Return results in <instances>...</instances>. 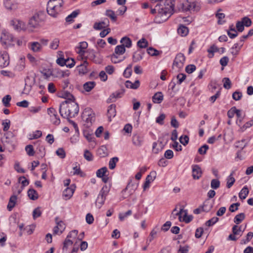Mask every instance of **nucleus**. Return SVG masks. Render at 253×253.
Wrapping results in <instances>:
<instances>
[{
    "instance_id": "nucleus-7",
    "label": "nucleus",
    "mask_w": 253,
    "mask_h": 253,
    "mask_svg": "<svg viewBox=\"0 0 253 253\" xmlns=\"http://www.w3.org/2000/svg\"><path fill=\"white\" fill-rule=\"evenodd\" d=\"M138 183H134L130 180L127 184L126 187L122 191L123 199L126 198L128 196L131 195L137 189Z\"/></svg>"
},
{
    "instance_id": "nucleus-25",
    "label": "nucleus",
    "mask_w": 253,
    "mask_h": 253,
    "mask_svg": "<svg viewBox=\"0 0 253 253\" xmlns=\"http://www.w3.org/2000/svg\"><path fill=\"white\" fill-rule=\"evenodd\" d=\"M17 199V196L15 195H13L10 197L7 206V208L9 211H11L12 209L15 207Z\"/></svg>"
},
{
    "instance_id": "nucleus-10",
    "label": "nucleus",
    "mask_w": 253,
    "mask_h": 253,
    "mask_svg": "<svg viewBox=\"0 0 253 253\" xmlns=\"http://www.w3.org/2000/svg\"><path fill=\"white\" fill-rule=\"evenodd\" d=\"M185 60V58L183 54L179 53L176 55L173 63V66H176L179 69L182 68Z\"/></svg>"
},
{
    "instance_id": "nucleus-51",
    "label": "nucleus",
    "mask_w": 253,
    "mask_h": 253,
    "mask_svg": "<svg viewBox=\"0 0 253 253\" xmlns=\"http://www.w3.org/2000/svg\"><path fill=\"white\" fill-rule=\"evenodd\" d=\"M59 40L57 38L54 39L50 44V48L52 49H56L59 46Z\"/></svg>"
},
{
    "instance_id": "nucleus-30",
    "label": "nucleus",
    "mask_w": 253,
    "mask_h": 253,
    "mask_svg": "<svg viewBox=\"0 0 253 253\" xmlns=\"http://www.w3.org/2000/svg\"><path fill=\"white\" fill-rule=\"evenodd\" d=\"M60 97L66 99V100H75L74 96L67 90L63 91Z\"/></svg>"
},
{
    "instance_id": "nucleus-45",
    "label": "nucleus",
    "mask_w": 253,
    "mask_h": 253,
    "mask_svg": "<svg viewBox=\"0 0 253 253\" xmlns=\"http://www.w3.org/2000/svg\"><path fill=\"white\" fill-rule=\"evenodd\" d=\"M110 191V188L107 185H104L100 190L99 195L102 196L106 198L109 192Z\"/></svg>"
},
{
    "instance_id": "nucleus-48",
    "label": "nucleus",
    "mask_w": 253,
    "mask_h": 253,
    "mask_svg": "<svg viewBox=\"0 0 253 253\" xmlns=\"http://www.w3.org/2000/svg\"><path fill=\"white\" fill-rule=\"evenodd\" d=\"M55 222L56 225L59 227L60 233H62L65 229V224L64 223L63 221L59 220L58 217H56Z\"/></svg>"
},
{
    "instance_id": "nucleus-11",
    "label": "nucleus",
    "mask_w": 253,
    "mask_h": 253,
    "mask_svg": "<svg viewBox=\"0 0 253 253\" xmlns=\"http://www.w3.org/2000/svg\"><path fill=\"white\" fill-rule=\"evenodd\" d=\"M9 64V56L7 53L0 54V67L3 68Z\"/></svg>"
},
{
    "instance_id": "nucleus-62",
    "label": "nucleus",
    "mask_w": 253,
    "mask_h": 253,
    "mask_svg": "<svg viewBox=\"0 0 253 253\" xmlns=\"http://www.w3.org/2000/svg\"><path fill=\"white\" fill-rule=\"evenodd\" d=\"M56 154L61 159L64 158L66 156L65 152L62 148L58 149L56 151Z\"/></svg>"
},
{
    "instance_id": "nucleus-1",
    "label": "nucleus",
    "mask_w": 253,
    "mask_h": 253,
    "mask_svg": "<svg viewBox=\"0 0 253 253\" xmlns=\"http://www.w3.org/2000/svg\"><path fill=\"white\" fill-rule=\"evenodd\" d=\"M173 0H162L158 3L159 14L156 15L154 19L156 23L160 24L167 21L173 13L174 7Z\"/></svg>"
},
{
    "instance_id": "nucleus-26",
    "label": "nucleus",
    "mask_w": 253,
    "mask_h": 253,
    "mask_svg": "<svg viewBox=\"0 0 253 253\" xmlns=\"http://www.w3.org/2000/svg\"><path fill=\"white\" fill-rule=\"evenodd\" d=\"M88 63L86 61H84L83 64L78 66L77 68L80 74H85L87 72V66Z\"/></svg>"
},
{
    "instance_id": "nucleus-41",
    "label": "nucleus",
    "mask_w": 253,
    "mask_h": 253,
    "mask_svg": "<svg viewBox=\"0 0 253 253\" xmlns=\"http://www.w3.org/2000/svg\"><path fill=\"white\" fill-rule=\"evenodd\" d=\"M31 49L34 52H38L41 50L42 48V46L41 44L38 42H33L31 43Z\"/></svg>"
},
{
    "instance_id": "nucleus-5",
    "label": "nucleus",
    "mask_w": 253,
    "mask_h": 253,
    "mask_svg": "<svg viewBox=\"0 0 253 253\" xmlns=\"http://www.w3.org/2000/svg\"><path fill=\"white\" fill-rule=\"evenodd\" d=\"M82 118L83 121L85 123L84 125L86 126V127H89L94 121L95 114L90 108H87L84 110L82 115Z\"/></svg>"
},
{
    "instance_id": "nucleus-49",
    "label": "nucleus",
    "mask_w": 253,
    "mask_h": 253,
    "mask_svg": "<svg viewBox=\"0 0 253 253\" xmlns=\"http://www.w3.org/2000/svg\"><path fill=\"white\" fill-rule=\"evenodd\" d=\"M108 171L107 168L105 167H103L99 169H98L96 171V176L98 177H103L105 175L106 172Z\"/></svg>"
},
{
    "instance_id": "nucleus-29",
    "label": "nucleus",
    "mask_w": 253,
    "mask_h": 253,
    "mask_svg": "<svg viewBox=\"0 0 253 253\" xmlns=\"http://www.w3.org/2000/svg\"><path fill=\"white\" fill-rule=\"evenodd\" d=\"M25 87L24 90L26 89V87H27L29 89H31L32 86L34 84L35 82V78L32 77L27 76L25 80Z\"/></svg>"
},
{
    "instance_id": "nucleus-17",
    "label": "nucleus",
    "mask_w": 253,
    "mask_h": 253,
    "mask_svg": "<svg viewBox=\"0 0 253 253\" xmlns=\"http://www.w3.org/2000/svg\"><path fill=\"white\" fill-rule=\"evenodd\" d=\"M106 21H103L100 22H95L93 25V28L96 30H100L109 25V21L106 19Z\"/></svg>"
},
{
    "instance_id": "nucleus-9",
    "label": "nucleus",
    "mask_w": 253,
    "mask_h": 253,
    "mask_svg": "<svg viewBox=\"0 0 253 253\" xmlns=\"http://www.w3.org/2000/svg\"><path fill=\"white\" fill-rule=\"evenodd\" d=\"M47 114L50 116L51 121L54 125H58L60 123V119L55 109L52 107L48 108Z\"/></svg>"
},
{
    "instance_id": "nucleus-44",
    "label": "nucleus",
    "mask_w": 253,
    "mask_h": 253,
    "mask_svg": "<svg viewBox=\"0 0 253 253\" xmlns=\"http://www.w3.org/2000/svg\"><path fill=\"white\" fill-rule=\"evenodd\" d=\"M119 159L118 157H113L111 159L109 163V167L111 169H113L115 168L116 163L118 162Z\"/></svg>"
},
{
    "instance_id": "nucleus-32",
    "label": "nucleus",
    "mask_w": 253,
    "mask_h": 253,
    "mask_svg": "<svg viewBox=\"0 0 253 253\" xmlns=\"http://www.w3.org/2000/svg\"><path fill=\"white\" fill-rule=\"evenodd\" d=\"M123 94V92L117 91L113 93L108 99L110 102H113L115 101L116 98H121Z\"/></svg>"
},
{
    "instance_id": "nucleus-47",
    "label": "nucleus",
    "mask_w": 253,
    "mask_h": 253,
    "mask_svg": "<svg viewBox=\"0 0 253 253\" xmlns=\"http://www.w3.org/2000/svg\"><path fill=\"white\" fill-rule=\"evenodd\" d=\"M11 99V96L10 95H5L2 99V102L3 105L6 107L10 106V104L9 102Z\"/></svg>"
},
{
    "instance_id": "nucleus-38",
    "label": "nucleus",
    "mask_w": 253,
    "mask_h": 253,
    "mask_svg": "<svg viewBox=\"0 0 253 253\" xmlns=\"http://www.w3.org/2000/svg\"><path fill=\"white\" fill-rule=\"evenodd\" d=\"M222 82L223 83V86L225 89H229L231 88L232 84L229 78H224L222 79Z\"/></svg>"
},
{
    "instance_id": "nucleus-59",
    "label": "nucleus",
    "mask_w": 253,
    "mask_h": 253,
    "mask_svg": "<svg viewBox=\"0 0 253 253\" xmlns=\"http://www.w3.org/2000/svg\"><path fill=\"white\" fill-rule=\"evenodd\" d=\"M84 157L88 161H91L93 160L92 154L87 150H85L84 152Z\"/></svg>"
},
{
    "instance_id": "nucleus-31",
    "label": "nucleus",
    "mask_w": 253,
    "mask_h": 253,
    "mask_svg": "<svg viewBox=\"0 0 253 253\" xmlns=\"http://www.w3.org/2000/svg\"><path fill=\"white\" fill-rule=\"evenodd\" d=\"M95 84V82H88L84 84L83 87L86 91L89 92L94 87Z\"/></svg>"
},
{
    "instance_id": "nucleus-35",
    "label": "nucleus",
    "mask_w": 253,
    "mask_h": 253,
    "mask_svg": "<svg viewBox=\"0 0 253 253\" xmlns=\"http://www.w3.org/2000/svg\"><path fill=\"white\" fill-rule=\"evenodd\" d=\"M126 51V48H124V45H119L116 46L114 53L115 55L117 54L120 56L124 54Z\"/></svg>"
},
{
    "instance_id": "nucleus-58",
    "label": "nucleus",
    "mask_w": 253,
    "mask_h": 253,
    "mask_svg": "<svg viewBox=\"0 0 253 253\" xmlns=\"http://www.w3.org/2000/svg\"><path fill=\"white\" fill-rule=\"evenodd\" d=\"M10 121L9 120L6 119L3 121L2 125L3 126V130L6 131L10 127Z\"/></svg>"
},
{
    "instance_id": "nucleus-56",
    "label": "nucleus",
    "mask_w": 253,
    "mask_h": 253,
    "mask_svg": "<svg viewBox=\"0 0 253 253\" xmlns=\"http://www.w3.org/2000/svg\"><path fill=\"white\" fill-rule=\"evenodd\" d=\"M42 212L40 210V207H38L36 208L33 212V218L35 219L36 218L40 217L41 215Z\"/></svg>"
},
{
    "instance_id": "nucleus-6",
    "label": "nucleus",
    "mask_w": 253,
    "mask_h": 253,
    "mask_svg": "<svg viewBox=\"0 0 253 253\" xmlns=\"http://www.w3.org/2000/svg\"><path fill=\"white\" fill-rule=\"evenodd\" d=\"M180 8L182 11H198L200 8L195 1H190L189 0H184L180 4Z\"/></svg>"
},
{
    "instance_id": "nucleus-60",
    "label": "nucleus",
    "mask_w": 253,
    "mask_h": 253,
    "mask_svg": "<svg viewBox=\"0 0 253 253\" xmlns=\"http://www.w3.org/2000/svg\"><path fill=\"white\" fill-rule=\"evenodd\" d=\"M119 55H118L117 54L115 55V53H114L112 55H111V61L115 64L122 61L123 59H119Z\"/></svg>"
},
{
    "instance_id": "nucleus-50",
    "label": "nucleus",
    "mask_w": 253,
    "mask_h": 253,
    "mask_svg": "<svg viewBox=\"0 0 253 253\" xmlns=\"http://www.w3.org/2000/svg\"><path fill=\"white\" fill-rule=\"evenodd\" d=\"M105 200V197L98 195L96 200V205L98 206L99 208H100L104 204Z\"/></svg>"
},
{
    "instance_id": "nucleus-33",
    "label": "nucleus",
    "mask_w": 253,
    "mask_h": 253,
    "mask_svg": "<svg viewBox=\"0 0 253 253\" xmlns=\"http://www.w3.org/2000/svg\"><path fill=\"white\" fill-rule=\"evenodd\" d=\"M28 195L29 198L32 200H36L38 198L37 192L33 189H30L28 191Z\"/></svg>"
},
{
    "instance_id": "nucleus-12",
    "label": "nucleus",
    "mask_w": 253,
    "mask_h": 253,
    "mask_svg": "<svg viewBox=\"0 0 253 253\" xmlns=\"http://www.w3.org/2000/svg\"><path fill=\"white\" fill-rule=\"evenodd\" d=\"M156 172L152 171L150 174L148 175L146 178L145 182L143 185V189L145 190L146 188H148L150 186V183L154 181V180L156 178Z\"/></svg>"
},
{
    "instance_id": "nucleus-64",
    "label": "nucleus",
    "mask_w": 253,
    "mask_h": 253,
    "mask_svg": "<svg viewBox=\"0 0 253 253\" xmlns=\"http://www.w3.org/2000/svg\"><path fill=\"white\" fill-rule=\"evenodd\" d=\"M209 149V146L207 144H205L198 149V152L201 155H205L206 154L207 150Z\"/></svg>"
},
{
    "instance_id": "nucleus-39",
    "label": "nucleus",
    "mask_w": 253,
    "mask_h": 253,
    "mask_svg": "<svg viewBox=\"0 0 253 253\" xmlns=\"http://www.w3.org/2000/svg\"><path fill=\"white\" fill-rule=\"evenodd\" d=\"M236 115L237 117V124H238L239 126L241 124L245 116V114H243L241 111L240 110L237 109Z\"/></svg>"
},
{
    "instance_id": "nucleus-43",
    "label": "nucleus",
    "mask_w": 253,
    "mask_h": 253,
    "mask_svg": "<svg viewBox=\"0 0 253 253\" xmlns=\"http://www.w3.org/2000/svg\"><path fill=\"white\" fill-rule=\"evenodd\" d=\"M147 53L151 56H158L162 52V51H159L152 47H150L147 48Z\"/></svg>"
},
{
    "instance_id": "nucleus-13",
    "label": "nucleus",
    "mask_w": 253,
    "mask_h": 253,
    "mask_svg": "<svg viewBox=\"0 0 253 253\" xmlns=\"http://www.w3.org/2000/svg\"><path fill=\"white\" fill-rule=\"evenodd\" d=\"M41 20L39 15H34L29 20V25L32 28H37L39 26Z\"/></svg>"
},
{
    "instance_id": "nucleus-22",
    "label": "nucleus",
    "mask_w": 253,
    "mask_h": 253,
    "mask_svg": "<svg viewBox=\"0 0 253 253\" xmlns=\"http://www.w3.org/2000/svg\"><path fill=\"white\" fill-rule=\"evenodd\" d=\"M164 96L161 92H157L152 97V100L154 103H160L163 100Z\"/></svg>"
},
{
    "instance_id": "nucleus-20",
    "label": "nucleus",
    "mask_w": 253,
    "mask_h": 253,
    "mask_svg": "<svg viewBox=\"0 0 253 253\" xmlns=\"http://www.w3.org/2000/svg\"><path fill=\"white\" fill-rule=\"evenodd\" d=\"M120 42L122 44L121 45H124V48H130L132 45V41L131 39L126 36L122 38L120 41Z\"/></svg>"
},
{
    "instance_id": "nucleus-16",
    "label": "nucleus",
    "mask_w": 253,
    "mask_h": 253,
    "mask_svg": "<svg viewBox=\"0 0 253 253\" xmlns=\"http://www.w3.org/2000/svg\"><path fill=\"white\" fill-rule=\"evenodd\" d=\"M75 188L72 185L70 187H67L63 192V196L65 200L70 199L73 196Z\"/></svg>"
},
{
    "instance_id": "nucleus-24",
    "label": "nucleus",
    "mask_w": 253,
    "mask_h": 253,
    "mask_svg": "<svg viewBox=\"0 0 253 253\" xmlns=\"http://www.w3.org/2000/svg\"><path fill=\"white\" fill-rule=\"evenodd\" d=\"M125 85L127 88L136 89L140 86V82L138 80H136L134 83H132L130 81H127L125 83Z\"/></svg>"
},
{
    "instance_id": "nucleus-8",
    "label": "nucleus",
    "mask_w": 253,
    "mask_h": 253,
    "mask_svg": "<svg viewBox=\"0 0 253 253\" xmlns=\"http://www.w3.org/2000/svg\"><path fill=\"white\" fill-rule=\"evenodd\" d=\"M0 41L3 45L6 47L12 44V42L13 41V36L5 31H3L1 36Z\"/></svg>"
},
{
    "instance_id": "nucleus-18",
    "label": "nucleus",
    "mask_w": 253,
    "mask_h": 253,
    "mask_svg": "<svg viewBox=\"0 0 253 253\" xmlns=\"http://www.w3.org/2000/svg\"><path fill=\"white\" fill-rule=\"evenodd\" d=\"M116 106L114 104H111L109 106L107 111V116L109 121H111V118L116 116Z\"/></svg>"
},
{
    "instance_id": "nucleus-19",
    "label": "nucleus",
    "mask_w": 253,
    "mask_h": 253,
    "mask_svg": "<svg viewBox=\"0 0 253 253\" xmlns=\"http://www.w3.org/2000/svg\"><path fill=\"white\" fill-rule=\"evenodd\" d=\"M220 48H218L215 44H212L209 48L208 49V56L209 58H212L214 56V53L219 51Z\"/></svg>"
},
{
    "instance_id": "nucleus-2",
    "label": "nucleus",
    "mask_w": 253,
    "mask_h": 253,
    "mask_svg": "<svg viewBox=\"0 0 253 253\" xmlns=\"http://www.w3.org/2000/svg\"><path fill=\"white\" fill-rule=\"evenodd\" d=\"M79 111V105L75 100H65L60 105L59 113L64 118L74 117Z\"/></svg>"
},
{
    "instance_id": "nucleus-52",
    "label": "nucleus",
    "mask_w": 253,
    "mask_h": 253,
    "mask_svg": "<svg viewBox=\"0 0 253 253\" xmlns=\"http://www.w3.org/2000/svg\"><path fill=\"white\" fill-rule=\"evenodd\" d=\"M25 150L27 154L30 156H34L35 154V151L32 145H27L25 147Z\"/></svg>"
},
{
    "instance_id": "nucleus-14",
    "label": "nucleus",
    "mask_w": 253,
    "mask_h": 253,
    "mask_svg": "<svg viewBox=\"0 0 253 253\" xmlns=\"http://www.w3.org/2000/svg\"><path fill=\"white\" fill-rule=\"evenodd\" d=\"M11 24L15 30L17 31L25 30V24L21 21L13 20L11 21Z\"/></svg>"
},
{
    "instance_id": "nucleus-61",
    "label": "nucleus",
    "mask_w": 253,
    "mask_h": 253,
    "mask_svg": "<svg viewBox=\"0 0 253 253\" xmlns=\"http://www.w3.org/2000/svg\"><path fill=\"white\" fill-rule=\"evenodd\" d=\"M189 139V137L185 135L184 136H181L179 138V141L181 144L185 146L188 143Z\"/></svg>"
},
{
    "instance_id": "nucleus-28",
    "label": "nucleus",
    "mask_w": 253,
    "mask_h": 253,
    "mask_svg": "<svg viewBox=\"0 0 253 253\" xmlns=\"http://www.w3.org/2000/svg\"><path fill=\"white\" fill-rule=\"evenodd\" d=\"M4 4L7 9H15L17 7L16 4L14 3L12 0H4Z\"/></svg>"
},
{
    "instance_id": "nucleus-40",
    "label": "nucleus",
    "mask_w": 253,
    "mask_h": 253,
    "mask_svg": "<svg viewBox=\"0 0 253 253\" xmlns=\"http://www.w3.org/2000/svg\"><path fill=\"white\" fill-rule=\"evenodd\" d=\"M245 218V214L244 213H240L235 216L234 222L236 224H239Z\"/></svg>"
},
{
    "instance_id": "nucleus-63",
    "label": "nucleus",
    "mask_w": 253,
    "mask_h": 253,
    "mask_svg": "<svg viewBox=\"0 0 253 253\" xmlns=\"http://www.w3.org/2000/svg\"><path fill=\"white\" fill-rule=\"evenodd\" d=\"M196 66L193 64L187 65L185 68V71L188 74L193 73L196 70Z\"/></svg>"
},
{
    "instance_id": "nucleus-21",
    "label": "nucleus",
    "mask_w": 253,
    "mask_h": 253,
    "mask_svg": "<svg viewBox=\"0 0 253 253\" xmlns=\"http://www.w3.org/2000/svg\"><path fill=\"white\" fill-rule=\"evenodd\" d=\"M87 46L88 44L86 42H81L80 43V45L77 47V48L78 49V50L77 51V52L82 56L84 55L85 52L84 50L87 47Z\"/></svg>"
},
{
    "instance_id": "nucleus-53",
    "label": "nucleus",
    "mask_w": 253,
    "mask_h": 253,
    "mask_svg": "<svg viewBox=\"0 0 253 253\" xmlns=\"http://www.w3.org/2000/svg\"><path fill=\"white\" fill-rule=\"evenodd\" d=\"M193 219V216L192 215H187V211H184V214L182 220L183 221H184L185 223H189Z\"/></svg>"
},
{
    "instance_id": "nucleus-23",
    "label": "nucleus",
    "mask_w": 253,
    "mask_h": 253,
    "mask_svg": "<svg viewBox=\"0 0 253 253\" xmlns=\"http://www.w3.org/2000/svg\"><path fill=\"white\" fill-rule=\"evenodd\" d=\"M235 173V171H232L230 174L228 176V177L226 179V187L228 188H231L233 185L234 184L235 179L233 177V175Z\"/></svg>"
},
{
    "instance_id": "nucleus-55",
    "label": "nucleus",
    "mask_w": 253,
    "mask_h": 253,
    "mask_svg": "<svg viewBox=\"0 0 253 253\" xmlns=\"http://www.w3.org/2000/svg\"><path fill=\"white\" fill-rule=\"evenodd\" d=\"M219 218L217 217H213L206 222V225L207 226H211L216 223L218 221Z\"/></svg>"
},
{
    "instance_id": "nucleus-46",
    "label": "nucleus",
    "mask_w": 253,
    "mask_h": 253,
    "mask_svg": "<svg viewBox=\"0 0 253 253\" xmlns=\"http://www.w3.org/2000/svg\"><path fill=\"white\" fill-rule=\"evenodd\" d=\"M105 15L110 17V19L114 22L117 20V17L115 15V12L110 9H108L106 11Z\"/></svg>"
},
{
    "instance_id": "nucleus-3",
    "label": "nucleus",
    "mask_w": 253,
    "mask_h": 253,
    "mask_svg": "<svg viewBox=\"0 0 253 253\" xmlns=\"http://www.w3.org/2000/svg\"><path fill=\"white\" fill-rule=\"evenodd\" d=\"M58 5H56V2L52 0L48 1L47 4L46 10L49 15L56 17L62 10V6L64 3L63 0H57Z\"/></svg>"
},
{
    "instance_id": "nucleus-42",
    "label": "nucleus",
    "mask_w": 253,
    "mask_h": 253,
    "mask_svg": "<svg viewBox=\"0 0 253 253\" xmlns=\"http://www.w3.org/2000/svg\"><path fill=\"white\" fill-rule=\"evenodd\" d=\"M148 45V42L144 39L142 38L139 40L137 42V45L141 48H146Z\"/></svg>"
},
{
    "instance_id": "nucleus-15",
    "label": "nucleus",
    "mask_w": 253,
    "mask_h": 253,
    "mask_svg": "<svg viewBox=\"0 0 253 253\" xmlns=\"http://www.w3.org/2000/svg\"><path fill=\"white\" fill-rule=\"evenodd\" d=\"M202 170L198 165H194L192 169V176L194 179H198L202 175Z\"/></svg>"
},
{
    "instance_id": "nucleus-27",
    "label": "nucleus",
    "mask_w": 253,
    "mask_h": 253,
    "mask_svg": "<svg viewBox=\"0 0 253 253\" xmlns=\"http://www.w3.org/2000/svg\"><path fill=\"white\" fill-rule=\"evenodd\" d=\"M143 142V138L139 135H134L132 136V143L136 146H140Z\"/></svg>"
},
{
    "instance_id": "nucleus-54",
    "label": "nucleus",
    "mask_w": 253,
    "mask_h": 253,
    "mask_svg": "<svg viewBox=\"0 0 253 253\" xmlns=\"http://www.w3.org/2000/svg\"><path fill=\"white\" fill-rule=\"evenodd\" d=\"M228 35L231 39H233L237 36V31L235 28H231L229 31L227 32Z\"/></svg>"
},
{
    "instance_id": "nucleus-34",
    "label": "nucleus",
    "mask_w": 253,
    "mask_h": 253,
    "mask_svg": "<svg viewBox=\"0 0 253 253\" xmlns=\"http://www.w3.org/2000/svg\"><path fill=\"white\" fill-rule=\"evenodd\" d=\"M189 30L187 27L185 26L181 25L177 29L178 33L181 36H186L188 33Z\"/></svg>"
},
{
    "instance_id": "nucleus-57",
    "label": "nucleus",
    "mask_w": 253,
    "mask_h": 253,
    "mask_svg": "<svg viewBox=\"0 0 253 253\" xmlns=\"http://www.w3.org/2000/svg\"><path fill=\"white\" fill-rule=\"evenodd\" d=\"M247 142L245 139H242L241 141H239L236 143L235 146L237 148H239L243 149L246 145Z\"/></svg>"
},
{
    "instance_id": "nucleus-37",
    "label": "nucleus",
    "mask_w": 253,
    "mask_h": 253,
    "mask_svg": "<svg viewBox=\"0 0 253 253\" xmlns=\"http://www.w3.org/2000/svg\"><path fill=\"white\" fill-rule=\"evenodd\" d=\"M97 153L100 157H106L107 154V149L104 146H101L97 150Z\"/></svg>"
},
{
    "instance_id": "nucleus-36",
    "label": "nucleus",
    "mask_w": 253,
    "mask_h": 253,
    "mask_svg": "<svg viewBox=\"0 0 253 253\" xmlns=\"http://www.w3.org/2000/svg\"><path fill=\"white\" fill-rule=\"evenodd\" d=\"M249 192V191L248 187L247 186L244 187L239 193V198L242 200L245 199L248 195Z\"/></svg>"
},
{
    "instance_id": "nucleus-4",
    "label": "nucleus",
    "mask_w": 253,
    "mask_h": 253,
    "mask_svg": "<svg viewBox=\"0 0 253 253\" xmlns=\"http://www.w3.org/2000/svg\"><path fill=\"white\" fill-rule=\"evenodd\" d=\"M14 134L11 131H7L1 138V142L4 147L9 150H12L14 148Z\"/></svg>"
}]
</instances>
